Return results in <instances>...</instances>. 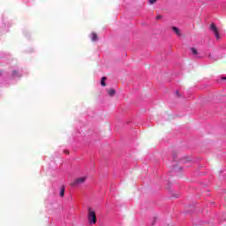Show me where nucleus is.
<instances>
[{"instance_id": "nucleus-13", "label": "nucleus", "mask_w": 226, "mask_h": 226, "mask_svg": "<svg viewBox=\"0 0 226 226\" xmlns=\"http://www.w3.org/2000/svg\"><path fill=\"white\" fill-rule=\"evenodd\" d=\"M174 170H177V168H174Z\"/></svg>"}, {"instance_id": "nucleus-5", "label": "nucleus", "mask_w": 226, "mask_h": 226, "mask_svg": "<svg viewBox=\"0 0 226 226\" xmlns=\"http://www.w3.org/2000/svg\"><path fill=\"white\" fill-rule=\"evenodd\" d=\"M172 31L177 34V36H181V31L177 26H172Z\"/></svg>"}, {"instance_id": "nucleus-2", "label": "nucleus", "mask_w": 226, "mask_h": 226, "mask_svg": "<svg viewBox=\"0 0 226 226\" xmlns=\"http://www.w3.org/2000/svg\"><path fill=\"white\" fill-rule=\"evenodd\" d=\"M210 31H212V33H214L216 40H220V33L218 32V27L216 26V25L215 23H212L209 26Z\"/></svg>"}, {"instance_id": "nucleus-11", "label": "nucleus", "mask_w": 226, "mask_h": 226, "mask_svg": "<svg viewBox=\"0 0 226 226\" xmlns=\"http://www.w3.org/2000/svg\"><path fill=\"white\" fill-rule=\"evenodd\" d=\"M150 4H154L156 3V0H148Z\"/></svg>"}, {"instance_id": "nucleus-12", "label": "nucleus", "mask_w": 226, "mask_h": 226, "mask_svg": "<svg viewBox=\"0 0 226 226\" xmlns=\"http://www.w3.org/2000/svg\"><path fill=\"white\" fill-rule=\"evenodd\" d=\"M160 19H162V15L156 16V19H157V20H160Z\"/></svg>"}, {"instance_id": "nucleus-9", "label": "nucleus", "mask_w": 226, "mask_h": 226, "mask_svg": "<svg viewBox=\"0 0 226 226\" xmlns=\"http://www.w3.org/2000/svg\"><path fill=\"white\" fill-rule=\"evenodd\" d=\"M191 51L194 56H197L199 54V52L197 51V49L195 48H191Z\"/></svg>"}, {"instance_id": "nucleus-15", "label": "nucleus", "mask_w": 226, "mask_h": 226, "mask_svg": "<svg viewBox=\"0 0 226 226\" xmlns=\"http://www.w3.org/2000/svg\"><path fill=\"white\" fill-rule=\"evenodd\" d=\"M224 79V80H226V77L225 78H223Z\"/></svg>"}, {"instance_id": "nucleus-8", "label": "nucleus", "mask_w": 226, "mask_h": 226, "mask_svg": "<svg viewBox=\"0 0 226 226\" xmlns=\"http://www.w3.org/2000/svg\"><path fill=\"white\" fill-rule=\"evenodd\" d=\"M105 80H107V78L102 77V80H101V86H102L103 87H105V86H107V84L105 83Z\"/></svg>"}, {"instance_id": "nucleus-14", "label": "nucleus", "mask_w": 226, "mask_h": 226, "mask_svg": "<svg viewBox=\"0 0 226 226\" xmlns=\"http://www.w3.org/2000/svg\"><path fill=\"white\" fill-rule=\"evenodd\" d=\"M177 94H179V92H178V91H177Z\"/></svg>"}, {"instance_id": "nucleus-10", "label": "nucleus", "mask_w": 226, "mask_h": 226, "mask_svg": "<svg viewBox=\"0 0 226 226\" xmlns=\"http://www.w3.org/2000/svg\"><path fill=\"white\" fill-rule=\"evenodd\" d=\"M60 197H64V185H63L61 188Z\"/></svg>"}, {"instance_id": "nucleus-1", "label": "nucleus", "mask_w": 226, "mask_h": 226, "mask_svg": "<svg viewBox=\"0 0 226 226\" xmlns=\"http://www.w3.org/2000/svg\"><path fill=\"white\" fill-rule=\"evenodd\" d=\"M88 222L90 225H94L96 223V212L93 208H88Z\"/></svg>"}, {"instance_id": "nucleus-4", "label": "nucleus", "mask_w": 226, "mask_h": 226, "mask_svg": "<svg viewBox=\"0 0 226 226\" xmlns=\"http://www.w3.org/2000/svg\"><path fill=\"white\" fill-rule=\"evenodd\" d=\"M90 37H91L92 41H98V34L94 32H93L90 34Z\"/></svg>"}, {"instance_id": "nucleus-3", "label": "nucleus", "mask_w": 226, "mask_h": 226, "mask_svg": "<svg viewBox=\"0 0 226 226\" xmlns=\"http://www.w3.org/2000/svg\"><path fill=\"white\" fill-rule=\"evenodd\" d=\"M85 182H86V177L76 178L73 181V183L71 184V186H79V185H82Z\"/></svg>"}, {"instance_id": "nucleus-6", "label": "nucleus", "mask_w": 226, "mask_h": 226, "mask_svg": "<svg viewBox=\"0 0 226 226\" xmlns=\"http://www.w3.org/2000/svg\"><path fill=\"white\" fill-rule=\"evenodd\" d=\"M108 94L109 96H114V94H116V90H114V88L108 89Z\"/></svg>"}, {"instance_id": "nucleus-7", "label": "nucleus", "mask_w": 226, "mask_h": 226, "mask_svg": "<svg viewBox=\"0 0 226 226\" xmlns=\"http://www.w3.org/2000/svg\"><path fill=\"white\" fill-rule=\"evenodd\" d=\"M13 77H22V74L19 72V71H12Z\"/></svg>"}]
</instances>
